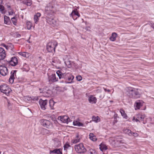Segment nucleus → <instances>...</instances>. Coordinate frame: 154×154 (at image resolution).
I'll list each match as a JSON object with an SVG mask.
<instances>
[{
  "instance_id": "obj_1",
  "label": "nucleus",
  "mask_w": 154,
  "mask_h": 154,
  "mask_svg": "<svg viewBox=\"0 0 154 154\" xmlns=\"http://www.w3.org/2000/svg\"><path fill=\"white\" fill-rule=\"evenodd\" d=\"M57 75L60 79H63L66 81L67 80L69 82H67L68 83H71L72 82V80L74 78V76L70 73H63L61 71L58 70L56 72Z\"/></svg>"
},
{
  "instance_id": "obj_2",
  "label": "nucleus",
  "mask_w": 154,
  "mask_h": 154,
  "mask_svg": "<svg viewBox=\"0 0 154 154\" xmlns=\"http://www.w3.org/2000/svg\"><path fill=\"white\" fill-rule=\"evenodd\" d=\"M127 92L128 95L131 98H140L141 96L140 90L138 88L129 87Z\"/></svg>"
},
{
  "instance_id": "obj_3",
  "label": "nucleus",
  "mask_w": 154,
  "mask_h": 154,
  "mask_svg": "<svg viewBox=\"0 0 154 154\" xmlns=\"http://www.w3.org/2000/svg\"><path fill=\"white\" fill-rule=\"evenodd\" d=\"M54 4V2L52 1L47 5L45 8V11L47 14H51L56 11V9Z\"/></svg>"
},
{
  "instance_id": "obj_4",
  "label": "nucleus",
  "mask_w": 154,
  "mask_h": 154,
  "mask_svg": "<svg viewBox=\"0 0 154 154\" xmlns=\"http://www.w3.org/2000/svg\"><path fill=\"white\" fill-rule=\"evenodd\" d=\"M57 45V42H49L47 45V50L49 52H52L53 51L55 52V48Z\"/></svg>"
},
{
  "instance_id": "obj_5",
  "label": "nucleus",
  "mask_w": 154,
  "mask_h": 154,
  "mask_svg": "<svg viewBox=\"0 0 154 154\" xmlns=\"http://www.w3.org/2000/svg\"><path fill=\"white\" fill-rule=\"evenodd\" d=\"M74 147L76 151L79 153H84L86 151L82 143L75 145Z\"/></svg>"
},
{
  "instance_id": "obj_6",
  "label": "nucleus",
  "mask_w": 154,
  "mask_h": 154,
  "mask_svg": "<svg viewBox=\"0 0 154 154\" xmlns=\"http://www.w3.org/2000/svg\"><path fill=\"white\" fill-rule=\"evenodd\" d=\"M41 125L45 128H51L52 127V123L49 120L45 119L40 120Z\"/></svg>"
},
{
  "instance_id": "obj_7",
  "label": "nucleus",
  "mask_w": 154,
  "mask_h": 154,
  "mask_svg": "<svg viewBox=\"0 0 154 154\" xmlns=\"http://www.w3.org/2000/svg\"><path fill=\"white\" fill-rule=\"evenodd\" d=\"M39 103L41 108L42 110H44L48 109V101L47 100H44L41 99L39 100Z\"/></svg>"
},
{
  "instance_id": "obj_8",
  "label": "nucleus",
  "mask_w": 154,
  "mask_h": 154,
  "mask_svg": "<svg viewBox=\"0 0 154 154\" xmlns=\"http://www.w3.org/2000/svg\"><path fill=\"white\" fill-rule=\"evenodd\" d=\"M143 102L142 100H137L135 102L134 106L135 110L139 109L140 107L143 106Z\"/></svg>"
},
{
  "instance_id": "obj_9",
  "label": "nucleus",
  "mask_w": 154,
  "mask_h": 154,
  "mask_svg": "<svg viewBox=\"0 0 154 154\" xmlns=\"http://www.w3.org/2000/svg\"><path fill=\"white\" fill-rule=\"evenodd\" d=\"M8 73V69L4 66H0V73L3 76L6 75Z\"/></svg>"
},
{
  "instance_id": "obj_10",
  "label": "nucleus",
  "mask_w": 154,
  "mask_h": 154,
  "mask_svg": "<svg viewBox=\"0 0 154 154\" xmlns=\"http://www.w3.org/2000/svg\"><path fill=\"white\" fill-rule=\"evenodd\" d=\"M49 82H55L58 81V79L56 77L55 74H52L48 77Z\"/></svg>"
},
{
  "instance_id": "obj_11",
  "label": "nucleus",
  "mask_w": 154,
  "mask_h": 154,
  "mask_svg": "<svg viewBox=\"0 0 154 154\" xmlns=\"http://www.w3.org/2000/svg\"><path fill=\"white\" fill-rule=\"evenodd\" d=\"M9 63L12 66H16L18 63L17 58L15 57L11 58V60L9 62Z\"/></svg>"
},
{
  "instance_id": "obj_12",
  "label": "nucleus",
  "mask_w": 154,
  "mask_h": 154,
  "mask_svg": "<svg viewBox=\"0 0 154 154\" xmlns=\"http://www.w3.org/2000/svg\"><path fill=\"white\" fill-rule=\"evenodd\" d=\"M47 21L49 24L53 26L55 25L56 24V20L52 17H47Z\"/></svg>"
},
{
  "instance_id": "obj_13",
  "label": "nucleus",
  "mask_w": 154,
  "mask_h": 154,
  "mask_svg": "<svg viewBox=\"0 0 154 154\" xmlns=\"http://www.w3.org/2000/svg\"><path fill=\"white\" fill-rule=\"evenodd\" d=\"M60 120L64 123H68V122H71L70 118L67 116H64L62 117H60Z\"/></svg>"
},
{
  "instance_id": "obj_14",
  "label": "nucleus",
  "mask_w": 154,
  "mask_h": 154,
  "mask_svg": "<svg viewBox=\"0 0 154 154\" xmlns=\"http://www.w3.org/2000/svg\"><path fill=\"white\" fill-rule=\"evenodd\" d=\"M5 51L4 48H0V60H3L6 57Z\"/></svg>"
},
{
  "instance_id": "obj_15",
  "label": "nucleus",
  "mask_w": 154,
  "mask_h": 154,
  "mask_svg": "<svg viewBox=\"0 0 154 154\" xmlns=\"http://www.w3.org/2000/svg\"><path fill=\"white\" fill-rule=\"evenodd\" d=\"M62 149L61 148L55 149L53 150H50V153L51 154V153H54L57 154H63L62 152Z\"/></svg>"
},
{
  "instance_id": "obj_16",
  "label": "nucleus",
  "mask_w": 154,
  "mask_h": 154,
  "mask_svg": "<svg viewBox=\"0 0 154 154\" xmlns=\"http://www.w3.org/2000/svg\"><path fill=\"white\" fill-rule=\"evenodd\" d=\"M17 72V70H14L13 71L11 72V75L9 79V82L10 83L12 84L14 82V74Z\"/></svg>"
},
{
  "instance_id": "obj_17",
  "label": "nucleus",
  "mask_w": 154,
  "mask_h": 154,
  "mask_svg": "<svg viewBox=\"0 0 154 154\" xmlns=\"http://www.w3.org/2000/svg\"><path fill=\"white\" fill-rule=\"evenodd\" d=\"M97 98L93 96H91L89 97L88 101L89 102L92 103H96L97 102Z\"/></svg>"
},
{
  "instance_id": "obj_18",
  "label": "nucleus",
  "mask_w": 154,
  "mask_h": 154,
  "mask_svg": "<svg viewBox=\"0 0 154 154\" xmlns=\"http://www.w3.org/2000/svg\"><path fill=\"white\" fill-rule=\"evenodd\" d=\"M8 88V86L6 84L1 85L0 86V91L1 92L3 93Z\"/></svg>"
},
{
  "instance_id": "obj_19",
  "label": "nucleus",
  "mask_w": 154,
  "mask_h": 154,
  "mask_svg": "<svg viewBox=\"0 0 154 154\" xmlns=\"http://www.w3.org/2000/svg\"><path fill=\"white\" fill-rule=\"evenodd\" d=\"M100 149L102 151H105L107 149V147L106 145L103 143H101L100 145Z\"/></svg>"
},
{
  "instance_id": "obj_20",
  "label": "nucleus",
  "mask_w": 154,
  "mask_h": 154,
  "mask_svg": "<svg viewBox=\"0 0 154 154\" xmlns=\"http://www.w3.org/2000/svg\"><path fill=\"white\" fill-rule=\"evenodd\" d=\"M118 35L116 32H113L112 33L111 36L109 38V39L112 42L116 41V38L117 37Z\"/></svg>"
},
{
  "instance_id": "obj_21",
  "label": "nucleus",
  "mask_w": 154,
  "mask_h": 154,
  "mask_svg": "<svg viewBox=\"0 0 154 154\" xmlns=\"http://www.w3.org/2000/svg\"><path fill=\"white\" fill-rule=\"evenodd\" d=\"M4 20L5 24L7 25L10 24V20L9 17H7L6 15H5L4 16Z\"/></svg>"
},
{
  "instance_id": "obj_22",
  "label": "nucleus",
  "mask_w": 154,
  "mask_h": 154,
  "mask_svg": "<svg viewBox=\"0 0 154 154\" xmlns=\"http://www.w3.org/2000/svg\"><path fill=\"white\" fill-rule=\"evenodd\" d=\"M41 15L40 13H37V14L34 15V20L35 23H37L38 20V17H39Z\"/></svg>"
},
{
  "instance_id": "obj_23",
  "label": "nucleus",
  "mask_w": 154,
  "mask_h": 154,
  "mask_svg": "<svg viewBox=\"0 0 154 154\" xmlns=\"http://www.w3.org/2000/svg\"><path fill=\"white\" fill-rule=\"evenodd\" d=\"M145 117L146 116L144 114H139L137 115V118L141 121H143Z\"/></svg>"
},
{
  "instance_id": "obj_24",
  "label": "nucleus",
  "mask_w": 154,
  "mask_h": 154,
  "mask_svg": "<svg viewBox=\"0 0 154 154\" xmlns=\"http://www.w3.org/2000/svg\"><path fill=\"white\" fill-rule=\"evenodd\" d=\"M77 10L76 9V10H73L71 13L70 14V16H71L72 17H73V16L74 15H77L78 17H79L80 15L79 13L76 11Z\"/></svg>"
},
{
  "instance_id": "obj_25",
  "label": "nucleus",
  "mask_w": 154,
  "mask_h": 154,
  "mask_svg": "<svg viewBox=\"0 0 154 154\" xmlns=\"http://www.w3.org/2000/svg\"><path fill=\"white\" fill-rule=\"evenodd\" d=\"M80 139L79 138V135L77 134L76 138L74 140H72V142L73 143H76L80 141Z\"/></svg>"
},
{
  "instance_id": "obj_26",
  "label": "nucleus",
  "mask_w": 154,
  "mask_h": 154,
  "mask_svg": "<svg viewBox=\"0 0 154 154\" xmlns=\"http://www.w3.org/2000/svg\"><path fill=\"white\" fill-rule=\"evenodd\" d=\"M92 121L95 122H98L100 121V119L98 116L96 117L94 116H93L92 117Z\"/></svg>"
},
{
  "instance_id": "obj_27",
  "label": "nucleus",
  "mask_w": 154,
  "mask_h": 154,
  "mask_svg": "<svg viewBox=\"0 0 154 154\" xmlns=\"http://www.w3.org/2000/svg\"><path fill=\"white\" fill-rule=\"evenodd\" d=\"M120 112L121 113L122 116L125 119H127L128 118V116L125 113V112L124 110L121 109H120Z\"/></svg>"
},
{
  "instance_id": "obj_28",
  "label": "nucleus",
  "mask_w": 154,
  "mask_h": 154,
  "mask_svg": "<svg viewBox=\"0 0 154 154\" xmlns=\"http://www.w3.org/2000/svg\"><path fill=\"white\" fill-rule=\"evenodd\" d=\"M49 106L51 109H53V106L55 102L53 100H50L49 101Z\"/></svg>"
},
{
  "instance_id": "obj_29",
  "label": "nucleus",
  "mask_w": 154,
  "mask_h": 154,
  "mask_svg": "<svg viewBox=\"0 0 154 154\" xmlns=\"http://www.w3.org/2000/svg\"><path fill=\"white\" fill-rule=\"evenodd\" d=\"M23 3L27 6H30L32 4L31 0H24Z\"/></svg>"
},
{
  "instance_id": "obj_30",
  "label": "nucleus",
  "mask_w": 154,
  "mask_h": 154,
  "mask_svg": "<svg viewBox=\"0 0 154 154\" xmlns=\"http://www.w3.org/2000/svg\"><path fill=\"white\" fill-rule=\"evenodd\" d=\"M89 136L90 139L92 141H94L97 140L96 137L94 135L93 133H90L89 135Z\"/></svg>"
},
{
  "instance_id": "obj_31",
  "label": "nucleus",
  "mask_w": 154,
  "mask_h": 154,
  "mask_svg": "<svg viewBox=\"0 0 154 154\" xmlns=\"http://www.w3.org/2000/svg\"><path fill=\"white\" fill-rule=\"evenodd\" d=\"M73 125L75 126L77 125L79 126H82L83 125V124L79 122H73Z\"/></svg>"
},
{
  "instance_id": "obj_32",
  "label": "nucleus",
  "mask_w": 154,
  "mask_h": 154,
  "mask_svg": "<svg viewBox=\"0 0 154 154\" xmlns=\"http://www.w3.org/2000/svg\"><path fill=\"white\" fill-rule=\"evenodd\" d=\"M11 90L9 87L3 93L5 94L7 96H9V95L10 92L11 91Z\"/></svg>"
},
{
  "instance_id": "obj_33",
  "label": "nucleus",
  "mask_w": 154,
  "mask_h": 154,
  "mask_svg": "<svg viewBox=\"0 0 154 154\" xmlns=\"http://www.w3.org/2000/svg\"><path fill=\"white\" fill-rule=\"evenodd\" d=\"M124 132L127 134H128L130 136H132V131L131 130L128 129H126L124 130Z\"/></svg>"
},
{
  "instance_id": "obj_34",
  "label": "nucleus",
  "mask_w": 154,
  "mask_h": 154,
  "mask_svg": "<svg viewBox=\"0 0 154 154\" xmlns=\"http://www.w3.org/2000/svg\"><path fill=\"white\" fill-rule=\"evenodd\" d=\"M0 11L2 14H5V7L2 5H0Z\"/></svg>"
},
{
  "instance_id": "obj_35",
  "label": "nucleus",
  "mask_w": 154,
  "mask_h": 154,
  "mask_svg": "<svg viewBox=\"0 0 154 154\" xmlns=\"http://www.w3.org/2000/svg\"><path fill=\"white\" fill-rule=\"evenodd\" d=\"M54 144L55 146L56 147H59L61 145V143L60 141H55Z\"/></svg>"
},
{
  "instance_id": "obj_36",
  "label": "nucleus",
  "mask_w": 154,
  "mask_h": 154,
  "mask_svg": "<svg viewBox=\"0 0 154 154\" xmlns=\"http://www.w3.org/2000/svg\"><path fill=\"white\" fill-rule=\"evenodd\" d=\"M44 93L45 94H47V95H46L47 96L49 97L52 94V92L50 90H48L47 91H44Z\"/></svg>"
},
{
  "instance_id": "obj_37",
  "label": "nucleus",
  "mask_w": 154,
  "mask_h": 154,
  "mask_svg": "<svg viewBox=\"0 0 154 154\" xmlns=\"http://www.w3.org/2000/svg\"><path fill=\"white\" fill-rule=\"evenodd\" d=\"M21 55L25 57H29V54L26 52H23L21 53Z\"/></svg>"
},
{
  "instance_id": "obj_38",
  "label": "nucleus",
  "mask_w": 154,
  "mask_h": 154,
  "mask_svg": "<svg viewBox=\"0 0 154 154\" xmlns=\"http://www.w3.org/2000/svg\"><path fill=\"white\" fill-rule=\"evenodd\" d=\"M70 146V145L69 144L68 142L66 143L64 146V150H66L68 147Z\"/></svg>"
},
{
  "instance_id": "obj_39",
  "label": "nucleus",
  "mask_w": 154,
  "mask_h": 154,
  "mask_svg": "<svg viewBox=\"0 0 154 154\" xmlns=\"http://www.w3.org/2000/svg\"><path fill=\"white\" fill-rule=\"evenodd\" d=\"M27 28L28 29H30L31 28V24L30 22H28L26 23Z\"/></svg>"
},
{
  "instance_id": "obj_40",
  "label": "nucleus",
  "mask_w": 154,
  "mask_h": 154,
  "mask_svg": "<svg viewBox=\"0 0 154 154\" xmlns=\"http://www.w3.org/2000/svg\"><path fill=\"white\" fill-rule=\"evenodd\" d=\"M88 154H96V153L94 150L91 149L89 150Z\"/></svg>"
},
{
  "instance_id": "obj_41",
  "label": "nucleus",
  "mask_w": 154,
  "mask_h": 154,
  "mask_svg": "<svg viewBox=\"0 0 154 154\" xmlns=\"http://www.w3.org/2000/svg\"><path fill=\"white\" fill-rule=\"evenodd\" d=\"M11 19L14 24L16 25V18L14 17H13Z\"/></svg>"
},
{
  "instance_id": "obj_42",
  "label": "nucleus",
  "mask_w": 154,
  "mask_h": 154,
  "mask_svg": "<svg viewBox=\"0 0 154 154\" xmlns=\"http://www.w3.org/2000/svg\"><path fill=\"white\" fill-rule=\"evenodd\" d=\"M76 79L78 81H80L82 80V78L80 75H78L76 77Z\"/></svg>"
},
{
  "instance_id": "obj_43",
  "label": "nucleus",
  "mask_w": 154,
  "mask_h": 154,
  "mask_svg": "<svg viewBox=\"0 0 154 154\" xmlns=\"http://www.w3.org/2000/svg\"><path fill=\"white\" fill-rule=\"evenodd\" d=\"M124 141L122 140H117V142L118 144H120L121 143H124Z\"/></svg>"
},
{
  "instance_id": "obj_44",
  "label": "nucleus",
  "mask_w": 154,
  "mask_h": 154,
  "mask_svg": "<svg viewBox=\"0 0 154 154\" xmlns=\"http://www.w3.org/2000/svg\"><path fill=\"white\" fill-rule=\"evenodd\" d=\"M131 134H132V136H133L134 137H137L138 135V134L136 133H134V132H132Z\"/></svg>"
},
{
  "instance_id": "obj_45",
  "label": "nucleus",
  "mask_w": 154,
  "mask_h": 154,
  "mask_svg": "<svg viewBox=\"0 0 154 154\" xmlns=\"http://www.w3.org/2000/svg\"><path fill=\"white\" fill-rule=\"evenodd\" d=\"M1 45L5 47L7 50H8V46L6 45L5 44H2Z\"/></svg>"
},
{
  "instance_id": "obj_46",
  "label": "nucleus",
  "mask_w": 154,
  "mask_h": 154,
  "mask_svg": "<svg viewBox=\"0 0 154 154\" xmlns=\"http://www.w3.org/2000/svg\"><path fill=\"white\" fill-rule=\"evenodd\" d=\"M133 120H135L136 122H140L139 120L138 119H135V117H133Z\"/></svg>"
},
{
  "instance_id": "obj_47",
  "label": "nucleus",
  "mask_w": 154,
  "mask_h": 154,
  "mask_svg": "<svg viewBox=\"0 0 154 154\" xmlns=\"http://www.w3.org/2000/svg\"><path fill=\"white\" fill-rule=\"evenodd\" d=\"M103 89H104V90L105 91H107L108 92H109L110 91V90H109V89H107L106 88H103Z\"/></svg>"
},
{
  "instance_id": "obj_48",
  "label": "nucleus",
  "mask_w": 154,
  "mask_h": 154,
  "mask_svg": "<svg viewBox=\"0 0 154 154\" xmlns=\"http://www.w3.org/2000/svg\"><path fill=\"white\" fill-rule=\"evenodd\" d=\"M6 7L7 8H11V6L10 5H6Z\"/></svg>"
},
{
  "instance_id": "obj_49",
  "label": "nucleus",
  "mask_w": 154,
  "mask_h": 154,
  "mask_svg": "<svg viewBox=\"0 0 154 154\" xmlns=\"http://www.w3.org/2000/svg\"><path fill=\"white\" fill-rule=\"evenodd\" d=\"M32 99L33 100H37V98L36 97V98H35V97H33V98H32Z\"/></svg>"
},
{
  "instance_id": "obj_50",
  "label": "nucleus",
  "mask_w": 154,
  "mask_h": 154,
  "mask_svg": "<svg viewBox=\"0 0 154 154\" xmlns=\"http://www.w3.org/2000/svg\"><path fill=\"white\" fill-rule=\"evenodd\" d=\"M151 26L154 29V23L152 24L151 25Z\"/></svg>"
},
{
  "instance_id": "obj_51",
  "label": "nucleus",
  "mask_w": 154,
  "mask_h": 154,
  "mask_svg": "<svg viewBox=\"0 0 154 154\" xmlns=\"http://www.w3.org/2000/svg\"><path fill=\"white\" fill-rule=\"evenodd\" d=\"M152 123L154 124V117L152 119Z\"/></svg>"
},
{
  "instance_id": "obj_52",
  "label": "nucleus",
  "mask_w": 154,
  "mask_h": 154,
  "mask_svg": "<svg viewBox=\"0 0 154 154\" xmlns=\"http://www.w3.org/2000/svg\"><path fill=\"white\" fill-rule=\"evenodd\" d=\"M10 45H10L11 48H12L13 47V45H12V44H10Z\"/></svg>"
},
{
  "instance_id": "obj_53",
  "label": "nucleus",
  "mask_w": 154,
  "mask_h": 154,
  "mask_svg": "<svg viewBox=\"0 0 154 154\" xmlns=\"http://www.w3.org/2000/svg\"><path fill=\"white\" fill-rule=\"evenodd\" d=\"M13 13V12H9V15H12V14Z\"/></svg>"
},
{
  "instance_id": "obj_54",
  "label": "nucleus",
  "mask_w": 154,
  "mask_h": 154,
  "mask_svg": "<svg viewBox=\"0 0 154 154\" xmlns=\"http://www.w3.org/2000/svg\"><path fill=\"white\" fill-rule=\"evenodd\" d=\"M3 2V0H0V4H2Z\"/></svg>"
},
{
  "instance_id": "obj_55",
  "label": "nucleus",
  "mask_w": 154,
  "mask_h": 154,
  "mask_svg": "<svg viewBox=\"0 0 154 154\" xmlns=\"http://www.w3.org/2000/svg\"><path fill=\"white\" fill-rule=\"evenodd\" d=\"M68 66L69 68H70L71 66V65L69 64Z\"/></svg>"
},
{
  "instance_id": "obj_56",
  "label": "nucleus",
  "mask_w": 154,
  "mask_h": 154,
  "mask_svg": "<svg viewBox=\"0 0 154 154\" xmlns=\"http://www.w3.org/2000/svg\"><path fill=\"white\" fill-rule=\"evenodd\" d=\"M17 36L18 37L19 36H20V35L19 34H18L17 35Z\"/></svg>"
},
{
  "instance_id": "obj_57",
  "label": "nucleus",
  "mask_w": 154,
  "mask_h": 154,
  "mask_svg": "<svg viewBox=\"0 0 154 154\" xmlns=\"http://www.w3.org/2000/svg\"><path fill=\"white\" fill-rule=\"evenodd\" d=\"M22 52H19V54H20V55H21V53H22Z\"/></svg>"
},
{
  "instance_id": "obj_58",
  "label": "nucleus",
  "mask_w": 154,
  "mask_h": 154,
  "mask_svg": "<svg viewBox=\"0 0 154 154\" xmlns=\"http://www.w3.org/2000/svg\"><path fill=\"white\" fill-rule=\"evenodd\" d=\"M60 82H64V80H63L62 81Z\"/></svg>"
},
{
  "instance_id": "obj_59",
  "label": "nucleus",
  "mask_w": 154,
  "mask_h": 154,
  "mask_svg": "<svg viewBox=\"0 0 154 154\" xmlns=\"http://www.w3.org/2000/svg\"><path fill=\"white\" fill-rule=\"evenodd\" d=\"M52 63H54V61H52Z\"/></svg>"
},
{
  "instance_id": "obj_60",
  "label": "nucleus",
  "mask_w": 154,
  "mask_h": 154,
  "mask_svg": "<svg viewBox=\"0 0 154 154\" xmlns=\"http://www.w3.org/2000/svg\"><path fill=\"white\" fill-rule=\"evenodd\" d=\"M1 153V152L0 151V154Z\"/></svg>"
}]
</instances>
